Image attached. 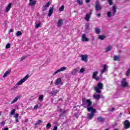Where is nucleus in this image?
<instances>
[{"mask_svg":"<svg viewBox=\"0 0 130 130\" xmlns=\"http://www.w3.org/2000/svg\"><path fill=\"white\" fill-rule=\"evenodd\" d=\"M88 111H90L91 113H89L87 114V118L88 119H92L94 117V115H95V113H96V109L93 108V107L88 108Z\"/></svg>","mask_w":130,"mask_h":130,"instance_id":"1","label":"nucleus"},{"mask_svg":"<svg viewBox=\"0 0 130 130\" xmlns=\"http://www.w3.org/2000/svg\"><path fill=\"white\" fill-rule=\"evenodd\" d=\"M94 91L98 93L99 94H100L101 93V90L103 89V84L102 83L100 82L98 84L97 86H95L94 87Z\"/></svg>","mask_w":130,"mask_h":130,"instance_id":"2","label":"nucleus"},{"mask_svg":"<svg viewBox=\"0 0 130 130\" xmlns=\"http://www.w3.org/2000/svg\"><path fill=\"white\" fill-rule=\"evenodd\" d=\"M112 12L111 11L108 12L107 15L108 18H111L112 16H115V14H116V7H115V6H113Z\"/></svg>","mask_w":130,"mask_h":130,"instance_id":"3","label":"nucleus"},{"mask_svg":"<svg viewBox=\"0 0 130 130\" xmlns=\"http://www.w3.org/2000/svg\"><path fill=\"white\" fill-rule=\"evenodd\" d=\"M98 75V71H95L92 73V78L95 81H99L100 80V77L97 76Z\"/></svg>","mask_w":130,"mask_h":130,"instance_id":"4","label":"nucleus"},{"mask_svg":"<svg viewBox=\"0 0 130 130\" xmlns=\"http://www.w3.org/2000/svg\"><path fill=\"white\" fill-rule=\"evenodd\" d=\"M84 107H87V109L88 110V108L93 107H91L92 105V102H91V100H87L86 101H85V105L83 104Z\"/></svg>","mask_w":130,"mask_h":130,"instance_id":"5","label":"nucleus"},{"mask_svg":"<svg viewBox=\"0 0 130 130\" xmlns=\"http://www.w3.org/2000/svg\"><path fill=\"white\" fill-rule=\"evenodd\" d=\"M29 78V76L26 75L25 77H24L23 79H21L17 84L18 85V86H20V85H22L23 83L24 82H26L27 80H28V78Z\"/></svg>","mask_w":130,"mask_h":130,"instance_id":"6","label":"nucleus"},{"mask_svg":"<svg viewBox=\"0 0 130 130\" xmlns=\"http://www.w3.org/2000/svg\"><path fill=\"white\" fill-rule=\"evenodd\" d=\"M95 9L96 11H101V10H102V8L101 7V6H100V2L98 0H97L95 2Z\"/></svg>","mask_w":130,"mask_h":130,"instance_id":"7","label":"nucleus"},{"mask_svg":"<svg viewBox=\"0 0 130 130\" xmlns=\"http://www.w3.org/2000/svg\"><path fill=\"white\" fill-rule=\"evenodd\" d=\"M63 71H67V67H61V68H60V69H58L57 71H56L54 73L53 75H56V74H58L59 72H63Z\"/></svg>","mask_w":130,"mask_h":130,"instance_id":"8","label":"nucleus"},{"mask_svg":"<svg viewBox=\"0 0 130 130\" xmlns=\"http://www.w3.org/2000/svg\"><path fill=\"white\" fill-rule=\"evenodd\" d=\"M121 85L122 87H127L128 83L126 82V78H123L122 79Z\"/></svg>","mask_w":130,"mask_h":130,"instance_id":"9","label":"nucleus"},{"mask_svg":"<svg viewBox=\"0 0 130 130\" xmlns=\"http://www.w3.org/2000/svg\"><path fill=\"white\" fill-rule=\"evenodd\" d=\"M91 15H92L91 12H89L86 15L85 17V20L87 21V22H89V21H90V19L91 18Z\"/></svg>","mask_w":130,"mask_h":130,"instance_id":"10","label":"nucleus"},{"mask_svg":"<svg viewBox=\"0 0 130 130\" xmlns=\"http://www.w3.org/2000/svg\"><path fill=\"white\" fill-rule=\"evenodd\" d=\"M82 39L83 42H88L90 41V39L87 38V37L86 36V35L85 34L82 35Z\"/></svg>","mask_w":130,"mask_h":130,"instance_id":"11","label":"nucleus"},{"mask_svg":"<svg viewBox=\"0 0 130 130\" xmlns=\"http://www.w3.org/2000/svg\"><path fill=\"white\" fill-rule=\"evenodd\" d=\"M63 24V20L62 19H59L58 20V22L57 23V26L58 28H60L61 26H62V24Z\"/></svg>","mask_w":130,"mask_h":130,"instance_id":"12","label":"nucleus"},{"mask_svg":"<svg viewBox=\"0 0 130 130\" xmlns=\"http://www.w3.org/2000/svg\"><path fill=\"white\" fill-rule=\"evenodd\" d=\"M82 60L84 62H88V55H82Z\"/></svg>","mask_w":130,"mask_h":130,"instance_id":"13","label":"nucleus"},{"mask_svg":"<svg viewBox=\"0 0 130 130\" xmlns=\"http://www.w3.org/2000/svg\"><path fill=\"white\" fill-rule=\"evenodd\" d=\"M22 97L21 95H18L15 98V99L13 100V101L11 103V104H13V103H16L17 101H18V99H21Z\"/></svg>","mask_w":130,"mask_h":130,"instance_id":"14","label":"nucleus"},{"mask_svg":"<svg viewBox=\"0 0 130 130\" xmlns=\"http://www.w3.org/2000/svg\"><path fill=\"white\" fill-rule=\"evenodd\" d=\"M12 5H13V4L9 3L8 5L7 6L6 9V13H8L10 11V10H11V8H12Z\"/></svg>","mask_w":130,"mask_h":130,"instance_id":"15","label":"nucleus"},{"mask_svg":"<svg viewBox=\"0 0 130 130\" xmlns=\"http://www.w3.org/2000/svg\"><path fill=\"white\" fill-rule=\"evenodd\" d=\"M125 127L126 128H129L130 127V122L128 120H126L124 122Z\"/></svg>","mask_w":130,"mask_h":130,"instance_id":"16","label":"nucleus"},{"mask_svg":"<svg viewBox=\"0 0 130 130\" xmlns=\"http://www.w3.org/2000/svg\"><path fill=\"white\" fill-rule=\"evenodd\" d=\"M58 92H59L58 90L56 89L51 91L50 94L52 95V96H56V94Z\"/></svg>","mask_w":130,"mask_h":130,"instance_id":"17","label":"nucleus"},{"mask_svg":"<svg viewBox=\"0 0 130 130\" xmlns=\"http://www.w3.org/2000/svg\"><path fill=\"white\" fill-rule=\"evenodd\" d=\"M93 97L94 99L99 100V99L101 98V94H97L96 93H95L94 95H93Z\"/></svg>","mask_w":130,"mask_h":130,"instance_id":"18","label":"nucleus"},{"mask_svg":"<svg viewBox=\"0 0 130 130\" xmlns=\"http://www.w3.org/2000/svg\"><path fill=\"white\" fill-rule=\"evenodd\" d=\"M94 31L96 34H100L101 33V29L99 27H95Z\"/></svg>","mask_w":130,"mask_h":130,"instance_id":"19","label":"nucleus"},{"mask_svg":"<svg viewBox=\"0 0 130 130\" xmlns=\"http://www.w3.org/2000/svg\"><path fill=\"white\" fill-rule=\"evenodd\" d=\"M52 13H53V8L50 7V8L49 10L48 16L51 17V15H52Z\"/></svg>","mask_w":130,"mask_h":130,"instance_id":"20","label":"nucleus"},{"mask_svg":"<svg viewBox=\"0 0 130 130\" xmlns=\"http://www.w3.org/2000/svg\"><path fill=\"white\" fill-rule=\"evenodd\" d=\"M106 70H107V66H106V64H104L103 69L101 71V74H104V73L106 72Z\"/></svg>","mask_w":130,"mask_h":130,"instance_id":"21","label":"nucleus"},{"mask_svg":"<svg viewBox=\"0 0 130 130\" xmlns=\"http://www.w3.org/2000/svg\"><path fill=\"white\" fill-rule=\"evenodd\" d=\"M97 120L100 121V122H104V121H105V118H104L102 117H99L97 118Z\"/></svg>","mask_w":130,"mask_h":130,"instance_id":"22","label":"nucleus"},{"mask_svg":"<svg viewBox=\"0 0 130 130\" xmlns=\"http://www.w3.org/2000/svg\"><path fill=\"white\" fill-rule=\"evenodd\" d=\"M35 5H36V1L29 0V6H35Z\"/></svg>","mask_w":130,"mask_h":130,"instance_id":"23","label":"nucleus"},{"mask_svg":"<svg viewBox=\"0 0 130 130\" xmlns=\"http://www.w3.org/2000/svg\"><path fill=\"white\" fill-rule=\"evenodd\" d=\"M106 38V37L104 35H99L98 36V39H100V40H104Z\"/></svg>","mask_w":130,"mask_h":130,"instance_id":"24","label":"nucleus"},{"mask_svg":"<svg viewBox=\"0 0 130 130\" xmlns=\"http://www.w3.org/2000/svg\"><path fill=\"white\" fill-rule=\"evenodd\" d=\"M61 82V78H57L56 82H55V85H59Z\"/></svg>","mask_w":130,"mask_h":130,"instance_id":"25","label":"nucleus"},{"mask_svg":"<svg viewBox=\"0 0 130 130\" xmlns=\"http://www.w3.org/2000/svg\"><path fill=\"white\" fill-rule=\"evenodd\" d=\"M10 73H11V70H8V71H6V72L5 73L4 75H3V78H6V77H7V76H8V75H9V74H10Z\"/></svg>","mask_w":130,"mask_h":130,"instance_id":"26","label":"nucleus"},{"mask_svg":"<svg viewBox=\"0 0 130 130\" xmlns=\"http://www.w3.org/2000/svg\"><path fill=\"white\" fill-rule=\"evenodd\" d=\"M44 98V95H43V94H41L39 97V100H40V102H42V101H43Z\"/></svg>","mask_w":130,"mask_h":130,"instance_id":"27","label":"nucleus"},{"mask_svg":"<svg viewBox=\"0 0 130 130\" xmlns=\"http://www.w3.org/2000/svg\"><path fill=\"white\" fill-rule=\"evenodd\" d=\"M42 122V121L41 120H39L36 122V123L34 124V125L35 126H37V125H39V124H40V123H41Z\"/></svg>","mask_w":130,"mask_h":130,"instance_id":"28","label":"nucleus"},{"mask_svg":"<svg viewBox=\"0 0 130 130\" xmlns=\"http://www.w3.org/2000/svg\"><path fill=\"white\" fill-rule=\"evenodd\" d=\"M113 59H114V60H115V61H118V60H119V59H120V57H119V56L115 55V56H114Z\"/></svg>","mask_w":130,"mask_h":130,"instance_id":"29","label":"nucleus"},{"mask_svg":"<svg viewBox=\"0 0 130 130\" xmlns=\"http://www.w3.org/2000/svg\"><path fill=\"white\" fill-rule=\"evenodd\" d=\"M112 48V47L111 46H108L106 48V52H108V51H110L111 50V49Z\"/></svg>","mask_w":130,"mask_h":130,"instance_id":"30","label":"nucleus"},{"mask_svg":"<svg viewBox=\"0 0 130 130\" xmlns=\"http://www.w3.org/2000/svg\"><path fill=\"white\" fill-rule=\"evenodd\" d=\"M47 129H49L51 127V124L50 123H48L46 126Z\"/></svg>","mask_w":130,"mask_h":130,"instance_id":"31","label":"nucleus"},{"mask_svg":"<svg viewBox=\"0 0 130 130\" xmlns=\"http://www.w3.org/2000/svg\"><path fill=\"white\" fill-rule=\"evenodd\" d=\"M63 10H64V6L63 5H62V6H61L59 8V12H62V11H63Z\"/></svg>","mask_w":130,"mask_h":130,"instance_id":"32","label":"nucleus"},{"mask_svg":"<svg viewBox=\"0 0 130 130\" xmlns=\"http://www.w3.org/2000/svg\"><path fill=\"white\" fill-rule=\"evenodd\" d=\"M16 36H21L22 35V33L20 31H18L16 34Z\"/></svg>","mask_w":130,"mask_h":130,"instance_id":"33","label":"nucleus"},{"mask_svg":"<svg viewBox=\"0 0 130 130\" xmlns=\"http://www.w3.org/2000/svg\"><path fill=\"white\" fill-rule=\"evenodd\" d=\"M15 113H16V109L12 110L11 112V115H14V114H15Z\"/></svg>","mask_w":130,"mask_h":130,"instance_id":"34","label":"nucleus"},{"mask_svg":"<svg viewBox=\"0 0 130 130\" xmlns=\"http://www.w3.org/2000/svg\"><path fill=\"white\" fill-rule=\"evenodd\" d=\"M11 48V44H10V43L7 44V45L6 46V48L8 49V48Z\"/></svg>","mask_w":130,"mask_h":130,"instance_id":"35","label":"nucleus"},{"mask_svg":"<svg viewBox=\"0 0 130 130\" xmlns=\"http://www.w3.org/2000/svg\"><path fill=\"white\" fill-rule=\"evenodd\" d=\"M103 1H105V0H103ZM108 2L109 3V6H112V4H113V3L112 2V0H108Z\"/></svg>","mask_w":130,"mask_h":130,"instance_id":"36","label":"nucleus"},{"mask_svg":"<svg viewBox=\"0 0 130 130\" xmlns=\"http://www.w3.org/2000/svg\"><path fill=\"white\" fill-rule=\"evenodd\" d=\"M76 73H77V72L76 71L75 69L73 70L71 73L72 75H73V76H75V75H76Z\"/></svg>","mask_w":130,"mask_h":130,"instance_id":"37","label":"nucleus"},{"mask_svg":"<svg viewBox=\"0 0 130 130\" xmlns=\"http://www.w3.org/2000/svg\"><path fill=\"white\" fill-rule=\"evenodd\" d=\"M74 70H75L76 73H79V71H80V68L77 67L76 68L74 69Z\"/></svg>","mask_w":130,"mask_h":130,"instance_id":"38","label":"nucleus"},{"mask_svg":"<svg viewBox=\"0 0 130 130\" xmlns=\"http://www.w3.org/2000/svg\"><path fill=\"white\" fill-rule=\"evenodd\" d=\"M49 6H50V3L49 2H48L45 6L46 8H49Z\"/></svg>","mask_w":130,"mask_h":130,"instance_id":"39","label":"nucleus"},{"mask_svg":"<svg viewBox=\"0 0 130 130\" xmlns=\"http://www.w3.org/2000/svg\"><path fill=\"white\" fill-rule=\"evenodd\" d=\"M0 124L2 126H4V125L6 124V122L3 121L2 122L0 123Z\"/></svg>","mask_w":130,"mask_h":130,"instance_id":"40","label":"nucleus"},{"mask_svg":"<svg viewBox=\"0 0 130 130\" xmlns=\"http://www.w3.org/2000/svg\"><path fill=\"white\" fill-rule=\"evenodd\" d=\"M85 29L86 30H88V29H89V24L88 23L85 24Z\"/></svg>","mask_w":130,"mask_h":130,"instance_id":"41","label":"nucleus"},{"mask_svg":"<svg viewBox=\"0 0 130 130\" xmlns=\"http://www.w3.org/2000/svg\"><path fill=\"white\" fill-rule=\"evenodd\" d=\"M40 25H41V23L36 24V28H39V27H40Z\"/></svg>","mask_w":130,"mask_h":130,"instance_id":"42","label":"nucleus"},{"mask_svg":"<svg viewBox=\"0 0 130 130\" xmlns=\"http://www.w3.org/2000/svg\"><path fill=\"white\" fill-rule=\"evenodd\" d=\"M25 58H26V57L25 56H22L21 58V59L20 60V61H23V60H24V59H25Z\"/></svg>","mask_w":130,"mask_h":130,"instance_id":"43","label":"nucleus"},{"mask_svg":"<svg viewBox=\"0 0 130 130\" xmlns=\"http://www.w3.org/2000/svg\"><path fill=\"white\" fill-rule=\"evenodd\" d=\"M77 2L79 5H82V0H77Z\"/></svg>","mask_w":130,"mask_h":130,"instance_id":"44","label":"nucleus"},{"mask_svg":"<svg viewBox=\"0 0 130 130\" xmlns=\"http://www.w3.org/2000/svg\"><path fill=\"white\" fill-rule=\"evenodd\" d=\"M14 117L15 118H18V117H19V114H15Z\"/></svg>","mask_w":130,"mask_h":130,"instance_id":"45","label":"nucleus"},{"mask_svg":"<svg viewBox=\"0 0 130 130\" xmlns=\"http://www.w3.org/2000/svg\"><path fill=\"white\" fill-rule=\"evenodd\" d=\"M38 108V105H36V106H34V109L36 110Z\"/></svg>","mask_w":130,"mask_h":130,"instance_id":"46","label":"nucleus"},{"mask_svg":"<svg viewBox=\"0 0 130 130\" xmlns=\"http://www.w3.org/2000/svg\"><path fill=\"white\" fill-rule=\"evenodd\" d=\"M114 110H115L114 108H111L110 109V111H111V112H112L113 111H114Z\"/></svg>","mask_w":130,"mask_h":130,"instance_id":"47","label":"nucleus"},{"mask_svg":"<svg viewBox=\"0 0 130 130\" xmlns=\"http://www.w3.org/2000/svg\"><path fill=\"white\" fill-rule=\"evenodd\" d=\"M18 86H19V85H18V84L17 83L16 85H15L14 87L15 88V89H18Z\"/></svg>","mask_w":130,"mask_h":130,"instance_id":"48","label":"nucleus"},{"mask_svg":"<svg viewBox=\"0 0 130 130\" xmlns=\"http://www.w3.org/2000/svg\"><path fill=\"white\" fill-rule=\"evenodd\" d=\"M96 17H101V14L99 13L96 14Z\"/></svg>","mask_w":130,"mask_h":130,"instance_id":"49","label":"nucleus"},{"mask_svg":"<svg viewBox=\"0 0 130 130\" xmlns=\"http://www.w3.org/2000/svg\"><path fill=\"white\" fill-rule=\"evenodd\" d=\"M47 9V7H46L45 6L44 7V9H43V12H44L45 11H46Z\"/></svg>","mask_w":130,"mask_h":130,"instance_id":"50","label":"nucleus"},{"mask_svg":"<svg viewBox=\"0 0 130 130\" xmlns=\"http://www.w3.org/2000/svg\"><path fill=\"white\" fill-rule=\"evenodd\" d=\"M15 121L16 122H19V119H18V118H15Z\"/></svg>","mask_w":130,"mask_h":130,"instance_id":"51","label":"nucleus"},{"mask_svg":"<svg viewBox=\"0 0 130 130\" xmlns=\"http://www.w3.org/2000/svg\"><path fill=\"white\" fill-rule=\"evenodd\" d=\"M90 1H91V0H85V2L87 3H90Z\"/></svg>","mask_w":130,"mask_h":130,"instance_id":"52","label":"nucleus"},{"mask_svg":"<svg viewBox=\"0 0 130 130\" xmlns=\"http://www.w3.org/2000/svg\"><path fill=\"white\" fill-rule=\"evenodd\" d=\"M121 115H122V113H120V114L118 115V117H121Z\"/></svg>","mask_w":130,"mask_h":130,"instance_id":"53","label":"nucleus"},{"mask_svg":"<svg viewBox=\"0 0 130 130\" xmlns=\"http://www.w3.org/2000/svg\"><path fill=\"white\" fill-rule=\"evenodd\" d=\"M9 32L10 33H11V32H14V30H13V29H10Z\"/></svg>","mask_w":130,"mask_h":130,"instance_id":"54","label":"nucleus"},{"mask_svg":"<svg viewBox=\"0 0 130 130\" xmlns=\"http://www.w3.org/2000/svg\"><path fill=\"white\" fill-rule=\"evenodd\" d=\"M85 72V69L82 68V73H84Z\"/></svg>","mask_w":130,"mask_h":130,"instance_id":"55","label":"nucleus"},{"mask_svg":"<svg viewBox=\"0 0 130 130\" xmlns=\"http://www.w3.org/2000/svg\"><path fill=\"white\" fill-rule=\"evenodd\" d=\"M3 130H9V128L8 127L4 128H3Z\"/></svg>","mask_w":130,"mask_h":130,"instance_id":"56","label":"nucleus"},{"mask_svg":"<svg viewBox=\"0 0 130 130\" xmlns=\"http://www.w3.org/2000/svg\"><path fill=\"white\" fill-rule=\"evenodd\" d=\"M86 100L85 99H82V102H83V103H85V101Z\"/></svg>","mask_w":130,"mask_h":130,"instance_id":"57","label":"nucleus"},{"mask_svg":"<svg viewBox=\"0 0 130 130\" xmlns=\"http://www.w3.org/2000/svg\"><path fill=\"white\" fill-rule=\"evenodd\" d=\"M79 73H82V69H81L80 70V71H79Z\"/></svg>","mask_w":130,"mask_h":130,"instance_id":"58","label":"nucleus"},{"mask_svg":"<svg viewBox=\"0 0 130 130\" xmlns=\"http://www.w3.org/2000/svg\"><path fill=\"white\" fill-rule=\"evenodd\" d=\"M52 84H53V82L52 81H51V83H50V84L52 85Z\"/></svg>","mask_w":130,"mask_h":130,"instance_id":"59","label":"nucleus"},{"mask_svg":"<svg viewBox=\"0 0 130 130\" xmlns=\"http://www.w3.org/2000/svg\"><path fill=\"white\" fill-rule=\"evenodd\" d=\"M2 113H3L2 112H0V116H2Z\"/></svg>","mask_w":130,"mask_h":130,"instance_id":"60","label":"nucleus"},{"mask_svg":"<svg viewBox=\"0 0 130 130\" xmlns=\"http://www.w3.org/2000/svg\"><path fill=\"white\" fill-rule=\"evenodd\" d=\"M77 115V113L74 114V116H76Z\"/></svg>","mask_w":130,"mask_h":130,"instance_id":"61","label":"nucleus"},{"mask_svg":"<svg viewBox=\"0 0 130 130\" xmlns=\"http://www.w3.org/2000/svg\"><path fill=\"white\" fill-rule=\"evenodd\" d=\"M114 130H118V129H114Z\"/></svg>","mask_w":130,"mask_h":130,"instance_id":"62","label":"nucleus"},{"mask_svg":"<svg viewBox=\"0 0 130 130\" xmlns=\"http://www.w3.org/2000/svg\"><path fill=\"white\" fill-rule=\"evenodd\" d=\"M60 85H62V83H60Z\"/></svg>","mask_w":130,"mask_h":130,"instance_id":"63","label":"nucleus"},{"mask_svg":"<svg viewBox=\"0 0 130 130\" xmlns=\"http://www.w3.org/2000/svg\"><path fill=\"white\" fill-rule=\"evenodd\" d=\"M76 118H78V117H76Z\"/></svg>","mask_w":130,"mask_h":130,"instance_id":"64","label":"nucleus"}]
</instances>
